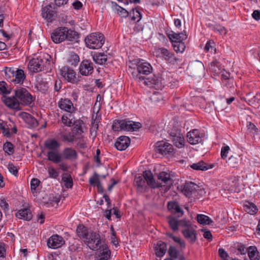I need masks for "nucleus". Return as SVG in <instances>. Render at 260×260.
Returning <instances> with one entry per match:
<instances>
[{
    "mask_svg": "<svg viewBox=\"0 0 260 260\" xmlns=\"http://www.w3.org/2000/svg\"><path fill=\"white\" fill-rule=\"evenodd\" d=\"M170 139L174 145L179 148V123L176 118L172 122V127L169 131Z\"/></svg>",
    "mask_w": 260,
    "mask_h": 260,
    "instance_id": "1a4fd4ad",
    "label": "nucleus"
},
{
    "mask_svg": "<svg viewBox=\"0 0 260 260\" xmlns=\"http://www.w3.org/2000/svg\"><path fill=\"white\" fill-rule=\"evenodd\" d=\"M168 208L172 213H179V204L176 201H170L168 203Z\"/></svg>",
    "mask_w": 260,
    "mask_h": 260,
    "instance_id": "09e8293b",
    "label": "nucleus"
},
{
    "mask_svg": "<svg viewBox=\"0 0 260 260\" xmlns=\"http://www.w3.org/2000/svg\"><path fill=\"white\" fill-rule=\"evenodd\" d=\"M63 159L69 160H76L78 158L77 151L71 147H66L63 149L62 152Z\"/></svg>",
    "mask_w": 260,
    "mask_h": 260,
    "instance_id": "393cba45",
    "label": "nucleus"
},
{
    "mask_svg": "<svg viewBox=\"0 0 260 260\" xmlns=\"http://www.w3.org/2000/svg\"><path fill=\"white\" fill-rule=\"evenodd\" d=\"M166 35L172 44L174 50L178 53L179 52V34L168 29L166 31Z\"/></svg>",
    "mask_w": 260,
    "mask_h": 260,
    "instance_id": "412c9836",
    "label": "nucleus"
},
{
    "mask_svg": "<svg viewBox=\"0 0 260 260\" xmlns=\"http://www.w3.org/2000/svg\"><path fill=\"white\" fill-rule=\"evenodd\" d=\"M58 106L60 109L70 113L75 112L76 110L72 101L67 98H61L58 103Z\"/></svg>",
    "mask_w": 260,
    "mask_h": 260,
    "instance_id": "2eb2a0df",
    "label": "nucleus"
},
{
    "mask_svg": "<svg viewBox=\"0 0 260 260\" xmlns=\"http://www.w3.org/2000/svg\"><path fill=\"white\" fill-rule=\"evenodd\" d=\"M212 29L215 31H218L220 34L226 33L225 28L218 23L212 25Z\"/></svg>",
    "mask_w": 260,
    "mask_h": 260,
    "instance_id": "0e129e2a",
    "label": "nucleus"
},
{
    "mask_svg": "<svg viewBox=\"0 0 260 260\" xmlns=\"http://www.w3.org/2000/svg\"><path fill=\"white\" fill-rule=\"evenodd\" d=\"M122 120L116 119L113 121L112 128L114 131H122Z\"/></svg>",
    "mask_w": 260,
    "mask_h": 260,
    "instance_id": "052dcab7",
    "label": "nucleus"
},
{
    "mask_svg": "<svg viewBox=\"0 0 260 260\" xmlns=\"http://www.w3.org/2000/svg\"><path fill=\"white\" fill-rule=\"evenodd\" d=\"M223 87L226 88L230 91H232L234 89L235 81L233 78L226 80L222 83Z\"/></svg>",
    "mask_w": 260,
    "mask_h": 260,
    "instance_id": "6e6d98bb",
    "label": "nucleus"
},
{
    "mask_svg": "<svg viewBox=\"0 0 260 260\" xmlns=\"http://www.w3.org/2000/svg\"><path fill=\"white\" fill-rule=\"evenodd\" d=\"M190 167L194 170L205 171L213 167V165H209L205 163L204 161L201 160L197 163H194L192 165L188 164L187 168Z\"/></svg>",
    "mask_w": 260,
    "mask_h": 260,
    "instance_id": "b1692460",
    "label": "nucleus"
},
{
    "mask_svg": "<svg viewBox=\"0 0 260 260\" xmlns=\"http://www.w3.org/2000/svg\"><path fill=\"white\" fill-rule=\"evenodd\" d=\"M134 183L137 186L138 191L141 192H144L146 191L147 186L143 175L136 176Z\"/></svg>",
    "mask_w": 260,
    "mask_h": 260,
    "instance_id": "cd10ccee",
    "label": "nucleus"
},
{
    "mask_svg": "<svg viewBox=\"0 0 260 260\" xmlns=\"http://www.w3.org/2000/svg\"><path fill=\"white\" fill-rule=\"evenodd\" d=\"M187 36L185 31L180 32V52H183L188 43Z\"/></svg>",
    "mask_w": 260,
    "mask_h": 260,
    "instance_id": "79ce46f5",
    "label": "nucleus"
},
{
    "mask_svg": "<svg viewBox=\"0 0 260 260\" xmlns=\"http://www.w3.org/2000/svg\"><path fill=\"white\" fill-rule=\"evenodd\" d=\"M181 233L184 238L190 244H194L197 240V236L194 226L186 229H182Z\"/></svg>",
    "mask_w": 260,
    "mask_h": 260,
    "instance_id": "4468645a",
    "label": "nucleus"
},
{
    "mask_svg": "<svg viewBox=\"0 0 260 260\" xmlns=\"http://www.w3.org/2000/svg\"><path fill=\"white\" fill-rule=\"evenodd\" d=\"M16 216L20 219L29 221L31 219L32 215L29 209L24 208L19 210L16 213Z\"/></svg>",
    "mask_w": 260,
    "mask_h": 260,
    "instance_id": "7c9ffc66",
    "label": "nucleus"
},
{
    "mask_svg": "<svg viewBox=\"0 0 260 260\" xmlns=\"http://www.w3.org/2000/svg\"><path fill=\"white\" fill-rule=\"evenodd\" d=\"M143 81L145 85L151 87L153 85H158L160 81V78L158 76L153 75L151 77H145Z\"/></svg>",
    "mask_w": 260,
    "mask_h": 260,
    "instance_id": "e433bc0d",
    "label": "nucleus"
},
{
    "mask_svg": "<svg viewBox=\"0 0 260 260\" xmlns=\"http://www.w3.org/2000/svg\"><path fill=\"white\" fill-rule=\"evenodd\" d=\"M174 150L171 144L164 141H158L154 145L155 155L156 157L172 154Z\"/></svg>",
    "mask_w": 260,
    "mask_h": 260,
    "instance_id": "39448f33",
    "label": "nucleus"
},
{
    "mask_svg": "<svg viewBox=\"0 0 260 260\" xmlns=\"http://www.w3.org/2000/svg\"><path fill=\"white\" fill-rule=\"evenodd\" d=\"M40 61V56L36 58L31 59L28 64V69L29 70L34 73L43 71L41 66Z\"/></svg>",
    "mask_w": 260,
    "mask_h": 260,
    "instance_id": "a878e982",
    "label": "nucleus"
},
{
    "mask_svg": "<svg viewBox=\"0 0 260 260\" xmlns=\"http://www.w3.org/2000/svg\"><path fill=\"white\" fill-rule=\"evenodd\" d=\"M128 71L135 80L140 82L152 73L153 69L149 63L145 62L140 58H135L129 60Z\"/></svg>",
    "mask_w": 260,
    "mask_h": 260,
    "instance_id": "f03ea898",
    "label": "nucleus"
},
{
    "mask_svg": "<svg viewBox=\"0 0 260 260\" xmlns=\"http://www.w3.org/2000/svg\"><path fill=\"white\" fill-rule=\"evenodd\" d=\"M158 180L161 181L167 185L171 183V176L166 172H161L157 175Z\"/></svg>",
    "mask_w": 260,
    "mask_h": 260,
    "instance_id": "a18cd8bd",
    "label": "nucleus"
},
{
    "mask_svg": "<svg viewBox=\"0 0 260 260\" xmlns=\"http://www.w3.org/2000/svg\"><path fill=\"white\" fill-rule=\"evenodd\" d=\"M7 83L5 81H0V92L3 94H8L10 93V90L7 88Z\"/></svg>",
    "mask_w": 260,
    "mask_h": 260,
    "instance_id": "338daca9",
    "label": "nucleus"
},
{
    "mask_svg": "<svg viewBox=\"0 0 260 260\" xmlns=\"http://www.w3.org/2000/svg\"><path fill=\"white\" fill-rule=\"evenodd\" d=\"M47 156L48 160L55 164L60 163L63 160L61 154L56 151H48L47 152Z\"/></svg>",
    "mask_w": 260,
    "mask_h": 260,
    "instance_id": "c756f323",
    "label": "nucleus"
},
{
    "mask_svg": "<svg viewBox=\"0 0 260 260\" xmlns=\"http://www.w3.org/2000/svg\"><path fill=\"white\" fill-rule=\"evenodd\" d=\"M122 131H137L142 127V124L139 122H135L128 119H122Z\"/></svg>",
    "mask_w": 260,
    "mask_h": 260,
    "instance_id": "ddd939ff",
    "label": "nucleus"
},
{
    "mask_svg": "<svg viewBox=\"0 0 260 260\" xmlns=\"http://www.w3.org/2000/svg\"><path fill=\"white\" fill-rule=\"evenodd\" d=\"M49 177L53 179H57L59 176V172L53 167H50L48 169Z\"/></svg>",
    "mask_w": 260,
    "mask_h": 260,
    "instance_id": "13d9d810",
    "label": "nucleus"
},
{
    "mask_svg": "<svg viewBox=\"0 0 260 260\" xmlns=\"http://www.w3.org/2000/svg\"><path fill=\"white\" fill-rule=\"evenodd\" d=\"M80 61L79 55L75 52H71L68 59L69 63L72 66H76Z\"/></svg>",
    "mask_w": 260,
    "mask_h": 260,
    "instance_id": "49530a36",
    "label": "nucleus"
},
{
    "mask_svg": "<svg viewBox=\"0 0 260 260\" xmlns=\"http://www.w3.org/2000/svg\"><path fill=\"white\" fill-rule=\"evenodd\" d=\"M189 73L191 76L201 77L204 74L205 68L204 64L199 60H194L190 62L187 67Z\"/></svg>",
    "mask_w": 260,
    "mask_h": 260,
    "instance_id": "0eeeda50",
    "label": "nucleus"
},
{
    "mask_svg": "<svg viewBox=\"0 0 260 260\" xmlns=\"http://www.w3.org/2000/svg\"><path fill=\"white\" fill-rule=\"evenodd\" d=\"M218 253L220 257L223 260H228L229 254L223 248H219L218 250Z\"/></svg>",
    "mask_w": 260,
    "mask_h": 260,
    "instance_id": "774afa93",
    "label": "nucleus"
},
{
    "mask_svg": "<svg viewBox=\"0 0 260 260\" xmlns=\"http://www.w3.org/2000/svg\"><path fill=\"white\" fill-rule=\"evenodd\" d=\"M230 150V148L228 145H224L222 147L220 153L221 157L222 159H225L227 158Z\"/></svg>",
    "mask_w": 260,
    "mask_h": 260,
    "instance_id": "e2e57ef3",
    "label": "nucleus"
},
{
    "mask_svg": "<svg viewBox=\"0 0 260 260\" xmlns=\"http://www.w3.org/2000/svg\"><path fill=\"white\" fill-rule=\"evenodd\" d=\"M199 186L191 181H186L181 185L180 192L188 199L191 198L192 195L196 193Z\"/></svg>",
    "mask_w": 260,
    "mask_h": 260,
    "instance_id": "6e6552de",
    "label": "nucleus"
},
{
    "mask_svg": "<svg viewBox=\"0 0 260 260\" xmlns=\"http://www.w3.org/2000/svg\"><path fill=\"white\" fill-rule=\"evenodd\" d=\"M3 150L9 155L13 154L14 152V146L11 142L7 141L4 144Z\"/></svg>",
    "mask_w": 260,
    "mask_h": 260,
    "instance_id": "3c124183",
    "label": "nucleus"
},
{
    "mask_svg": "<svg viewBox=\"0 0 260 260\" xmlns=\"http://www.w3.org/2000/svg\"><path fill=\"white\" fill-rule=\"evenodd\" d=\"M65 31L64 27H59L55 29L51 35L52 41L56 44L64 41Z\"/></svg>",
    "mask_w": 260,
    "mask_h": 260,
    "instance_id": "dca6fc26",
    "label": "nucleus"
},
{
    "mask_svg": "<svg viewBox=\"0 0 260 260\" xmlns=\"http://www.w3.org/2000/svg\"><path fill=\"white\" fill-rule=\"evenodd\" d=\"M129 17L133 21L138 22L142 18V14L138 8H133L129 11Z\"/></svg>",
    "mask_w": 260,
    "mask_h": 260,
    "instance_id": "37998d69",
    "label": "nucleus"
},
{
    "mask_svg": "<svg viewBox=\"0 0 260 260\" xmlns=\"http://www.w3.org/2000/svg\"><path fill=\"white\" fill-rule=\"evenodd\" d=\"M67 177H62V181L64 182V185L67 188H72L73 185V182L72 177L70 175L65 174Z\"/></svg>",
    "mask_w": 260,
    "mask_h": 260,
    "instance_id": "8fccbe9b",
    "label": "nucleus"
},
{
    "mask_svg": "<svg viewBox=\"0 0 260 260\" xmlns=\"http://www.w3.org/2000/svg\"><path fill=\"white\" fill-rule=\"evenodd\" d=\"M179 216H169L168 217V223L170 228L173 231L175 232L179 229Z\"/></svg>",
    "mask_w": 260,
    "mask_h": 260,
    "instance_id": "4c0bfd02",
    "label": "nucleus"
},
{
    "mask_svg": "<svg viewBox=\"0 0 260 260\" xmlns=\"http://www.w3.org/2000/svg\"><path fill=\"white\" fill-rule=\"evenodd\" d=\"M247 253L250 260H259V252L256 246H249L248 248Z\"/></svg>",
    "mask_w": 260,
    "mask_h": 260,
    "instance_id": "58836bf2",
    "label": "nucleus"
},
{
    "mask_svg": "<svg viewBox=\"0 0 260 260\" xmlns=\"http://www.w3.org/2000/svg\"><path fill=\"white\" fill-rule=\"evenodd\" d=\"M4 104L11 109L20 110L22 106H29L35 100L30 93L25 88L20 87L15 90V95L8 97L3 95L2 98Z\"/></svg>",
    "mask_w": 260,
    "mask_h": 260,
    "instance_id": "f257e3e1",
    "label": "nucleus"
},
{
    "mask_svg": "<svg viewBox=\"0 0 260 260\" xmlns=\"http://www.w3.org/2000/svg\"><path fill=\"white\" fill-rule=\"evenodd\" d=\"M94 62L101 65L104 64L107 60V56L104 53H99L94 54L92 56Z\"/></svg>",
    "mask_w": 260,
    "mask_h": 260,
    "instance_id": "ea45409f",
    "label": "nucleus"
},
{
    "mask_svg": "<svg viewBox=\"0 0 260 260\" xmlns=\"http://www.w3.org/2000/svg\"><path fill=\"white\" fill-rule=\"evenodd\" d=\"M84 42L87 47L92 49L101 48L105 42L104 36L100 32H93L85 37Z\"/></svg>",
    "mask_w": 260,
    "mask_h": 260,
    "instance_id": "7ed1b4c3",
    "label": "nucleus"
},
{
    "mask_svg": "<svg viewBox=\"0 0 260 260\" xmlns=\"http://www.w3.org/2000/svg\"><path fill=\"white\" fill-rule=\"evenodd\" d=\"M26 76L22 69H17L14 70L10 68H6L5 78L10 82L22 84Z\"/></svg>",
    "mask_w": 260,
    "mask_h": 260,
    "instance_id": "20e7f679",
    "label": "nucleus"
},
{
    "mask_svg": "<svg viewBox=\"0 0 260 260\" xmlns=\"http://www.w3.org/2000/svg\"><path fill=\"white\" fill-rule=\"evenodd\" d=\"M245 210L251 214H253L256 213L257 208L256 206L252 203L248 202L247 204L244 206Z\"/></svg>",
    "mask_w": 260,
    "mask_h": 260,
    "instance_id": "864d4df0",
    "label": "nucleus"
},
{
    "mask_svg": "<svg viewBox=\"0 0 260 260\" xmlns=\"http://www.w3.org/2000/svg\"><path fill=\"white\" fill-rule=\"evenodd\" d=\"M178 252L176 248L173 246H170L168 250V254L170 258L172 259L176 258L178 256Z\"/></svg>",
    "mask_w": 260,
    "mask_h": 260,
    "instance_id": "680f3d73",
    "label": "nucleus"
},
{
    "mask_svg": "<svg viewBox=\"0 0 260 260\" xmlns=\"http://www.w3.org/2000/svg\"><path fill=\"white\" fill-rule=\"evenodd\" d=\"M197 220L199 223L203 225H210L213 221L208 216L199 214L197 216Z\"/></svg>",
    "mask_w": 260,
    "mask_h": 260,
    "instance_id": "a19ab883",
    "label": "nucleus"
},
{
    "mask_svg": "<svg viewBox=\"0 0 260 260\" xmlns=\"http://www.w3.org/2000/svg\"><path fill=\"white\" fill-rule=\"evenodd\" d=\"M44 146L49 150L55 151L60 147V144L55 139H48L45 141Z\"/></svg>",
    "mask_w": 260,
    "mask_h": 260,
    "instance_id": "f704fd0d",
    "label": "nucleus"
},
{
    "mask_svg": "<svg viewBox=\"0 0 260 260\" xmlns=\"http://www.w3.org/2000/svg\"><path fill=\"white\" fill-rule=\"evenodd\" d=\"M72 113H68L66 114H63L61 117V121L62 123L68 126H71L72 125V119H71V117L72 116Z\"/></svg>",
    "mask_w": 260,
    "mask_h": 260,
    "instance_id": "603ef678",
    "label": "nucleus"
},
{
    "mask_svg": "<svg viewBox=\"0 0 260 260\" xmlns=\"http://www.w3.org/2000/svg\"><path fill=\"white\" fill-rule=\"evenodd\" d=\"M75 135L69 134H62L61 138L63 141L68 142H73L74 141Z\"/></svg>",
    "mask_w": 260,
    "mask_h": 260,
    "instance_id": "69168bd1",
    "label": "nucleus"
},
{
    "mask_svg": "<svg viewBox=\"0 0 260 260\" xmlns=\"http://www.w3.org/2000/svg\"><path fill=\"white\" fill-rule=\"evenodd\" d=\"M79 70L82 75L89 76L93 72V63L89 59H83L80 63Z\"/></svg>",
    "mask_w": 260,
    "mask_h": 260,
    "instance_id": "9d476101",
    "label": "nucleus"
},
{
    "mask_svg": "<svg viewBox=\"0 0 260 260\" xmlns=\"http://www.w3.org/2000/svg\"><path fill=\"white\" fill-rule=\"evenodd\" d=\"M61 76L68 82L74 83L77 82L76 72L71 68L63 67L60 70Z\"/></svg>",
    "mask_w": 260,
    "mask_h": 260,
    "instance_id": "f8f14e48",
    "label": "nucleus"
},
{
    "mask_svg": "<svg viewBox=\"0 0 260 260\" xmlns=\"http://www.w3.org/2000/svg\"><path fill=\"white\" fill-rule=\"evenodd\" d=\"M84 242L92 250H101L102 246L105 244H102V241L100 235L94 231L84 240Z\"/></svg>",
    "mask_w": 260,
    "mask_h": 260,
    "instance_id": "423d86ee",
    "label": "nucleus"
},
{
    "mask_svg": "<svg viewBox=\"0 0 260 260\" xmlns=\"http://www.w3.org/2000/svg\"><path fill=\"white\" fill-rule=\"evenodd\" d=\"M40 57V63L43 71L46 73L51 72L53 67V62L50 60L51 56L49 54H46Z\"/></svg>",
    "mask_w": 260,
    "mask_h": 260,
    "instance_id": "f3484780",
    "label": "nucleus"
},
{
    "mask_svg": "<svg viewBox=\"0 0 260 260\" xmlns=\"http://www.w3.org/2000/svg\"><path fill=\"white\" fill-rule=\"evenodd\" d=\"M35 87L37 88L38 90L42 92H45L48 88V83L42 78L39 79L37 81Z\"/></svg>",
    "mask_w": 260,
    "mask_h": 260,
    "instance_id": "c03bdc74",
    "label": "nucleus"
},
{
    "mask_svg": "<svg viewBox=\"0 0 260 260\" xmlns=\"http://www.w3.org/2000/svg\"><path fill=\"white\" fill-rule=\"evenodd\" d=\"M55 14V12L52 10V7L50 5H48L42 8V17L45 19H47L48 21L51 22L53 19Z\"/></svg>",
    "mask_w": 260,
    "mask_h": 260,
    "instance_id": "c85d7f7f",
    "label": "nucleus"
},
{
    "mask_svg": "<svg viewBox=\"0 0 260 260\" xmlns=\"http://www.w3.org/2000/svg\"><path fill=\"white\" fill-rule=\"evenodd\" d=\"M89 182L90 184L93 186H95L97 185V184L101 183L98 174L94 172L93 176L89 179Z\"/></svg>",
    "mask_w": 260,
    "mask_h": 260,
    "instance_id": "4d7b16f0",
    "label": "nucleus"
},
{
    "mask_svg": "<svg viewBox=\"0 0 260 260\" xmlns=\"http://www.w3.org/2000/svg\"><path fill=\"white\" fill-rule=\"evenodd\" d=\"M19 116L22 117L32 128H36L39 125L37 120L28 113L22 112L19 114Z\"/></svg>",
    "mask_w": 260,
    "mask_h": 260,
    "instance_id": "5701e85b",
    "label": "nucleus"
},
{
    "mask_svg": "<svg viewBox=\"0 0 260 260\" xmlns=\"http://www.w3.org/2000/svg\"><path fill=\"white\" fill-rule=\"evenodd\" d=\"M187 137L188 143L191 145L197 144L202 140L198 129H193L192 131L188 132L187 134Z\"/></svg>",
    "mask_w": 260,
    "mask_h": 260,
    "instance_id": "4be33fe9",
    "label": "nucleus"
},
{
    "mask_svg": "<svg viewBox=\"0 0 260 260\" xmlns=\"http://www.w3.org/2000/svg\"><path fill=\"white\" fill-rule=\"evenodd\" d=\"M84 124L83 120L81 119L76 120L73 122V128L72 132L75 136L81 135L83 133L82 125Z\"/></svg>",
    "mask_w": 260,
    "mask_h": 260,
    "instance_id": "473e14b6",
    "label": "nucleus"
},
{
    "mask_svg": "<svg viewBox=\"0 0 260 260\" xmlns=\"http://www.w3.org/2000/svg\"><path fill=\"white\" fill-rule=\"evenodd\" d=\"M209 68L214 76L218 75L221 72V67L220 62L216 58H214L209 64Z\"/></svg>",
    "mask_w": 260,
    "mask_h": 260,
    "instance_id": "72a5a7b5",
    "label": "nucleus"
},
{
    "mask_svg": "<svg viewBox=\"0 0 260 260\" xmlns=\"http://www.w3.org/2000/svg\"><path fill=\"white\" fill-rule=\"evenodd\" d=\"M65 244V241L62 236L57 234L53 235L47 241V245L49 248L56 249Z\"/></svg>",
    "mask_w": 260,
    "mask_h": 260,
    "instance_id": "9b49d317",
    "label": "nucleus"
},
{
    "mask_svg": "<svg viewBox=\"0 0 260 260\" xmlns=\"http://www.w3.org/2000/svg\"><path fill=\"white\" fill-rule=\"evenodd\" d=\"M180 226H181L182 229H186L190 226H193L189 220L184 218L180 220Z\"/></svg>",
    "mask_w": 260,
    "mask_h": 260,
    "instance_id": "bf43d9fd",
    "label": "nucleus"
},
{
    "mask_svg": "<svg viewBox=\"0 0 260 260\" xmlns=\"http://www.w3.org/2000/svg\"><path fill=\"white\" fill-rule=\"evenodd\" d=\"M111 252L107 245H104L100 250V254L95 260H108L110 257Z\"/></svg>",
    "mask_w": 260,
    "mask_h": 260,
    "instance_id": "c9c22d12",
    "label": "nucleus"
},
{
    "mask_svg": "<svg viewBox=\"0 0 260 260\" xmlns=\"http://www.w3.org/2000/svg\"><path fill=\"white\" fill-rule=\"evenodd\" d=\"M154 248L156 255L157 257H162L166 252L167 245L165 242L159 241Z\"/></svg>",
    "mask_w": 260,
    "mask_h": 260,
    "instance_id": "2f4dec72",
    "label": "nucleus"
},
{
    "mask_svg": "<svg viewBox=\"0 0 260 260\" xmlns=\"http://www.w3.org/2000/svg\"><path fill=\"white\" fill-rule=\"evenodd\" d=\"M92 231L83 224H79L77 228L76 233L77 236L84 241L89 235Z\"/></svg>",
    "mask_w": 260,
    "mask_h": 260,
    "instance_id": "bb28decb",
    "label": "nucleus"
},
{
    "mask_svg": "<svg viewBox=\"0 0 260 260\" xmlns=\"http://www.w3.org/2000/svg\"><path fill=\"white\" fill-rule=\"evenodd\" d=\"M131 140L128 137L121 136L117 138L114 146L119 151L125 150L130 145Z\"/></svg>",
    "mask_w": 260,
    "mask_h": 260,
    "instance_id": "a211bd4d",
    "label": "nucleus"
},
{
    "mask_svg": "<svg viewBox=\"0 0 260 260\" xmlns=\"http://www.w3.org/2000/svg\"><path fill=\"white\" fill-rule=\"evenodd\" d=\"M66 29L64 41L71 42L72 43H78L80 34L74 29H69L67 27H64Z\"/></svg>",
    "mask_w": 260,
    "mask_h": 260,
    "instance_id": "aec40b11",
    "label": "nucleus"
},
{
    "mask_svg": "<svg viewBox=\"0 0 260 260\" xmlns=\"http://www.w3.org/2000/svg\"><path fill=\"white\" fill-rule=\"evenodd\" d=\"M143 176L145 179V182L152 188H159L162 185L158 182H156L154 179L153 174L150 171H145L143 173Z\"/></svg>",
    "mask_w": 260,
    "mask_h": 260,
    "instance_id": "6ab92c4d",
    "label": "nucleus"
},
{
    "mask_svg": "<svg viewBox=\"0 0 260 260\" xmlns=\"http://www.w3.org/2000/svg\"><path fill=\"white\" fill-rule=\"evenodd\" d=\"M112 4L117 7V11L118 15L123 18H126L127 17L129 16V12H128L126 9L121 7L115 2H112Z\"/></svg>",
    "mask_w": 260,
    "mask_h": 260,
    "instance_id": "de8ad7c7",
    "label": "nucleus"
},
{
    "mask_svg": "<svg viewBox=\"0 0 260 260\" xmlns=\"http://www.w3.org/2000/svg\"><path fill=\"white\" fill-rule=\"evenodd\" d=\"M211 49V52L215 53L216 49L215 48V44L213 41L209 40L208 41L204 47V51L206 52H209L210 49Z\"/></svg>",
    "mask_w": 260,
    "mask_h": 260,
    "instance_id": "5fc2aeb1",
    "label": "nucleus"
}]
</instances>
